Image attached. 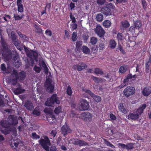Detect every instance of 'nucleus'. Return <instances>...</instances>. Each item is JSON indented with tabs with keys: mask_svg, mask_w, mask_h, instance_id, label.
I'll return each instance as SVG.
<instances>
[{
	"mask_svg": "<svg viewBox=\"0 0 151 151\" xmlns=\"http://www.w3.org/2000/svg\"><path fill=\"white\" fill-rule=\"evenodd\" d=\"M13 116L12 115L9 116L7 120H3L0 122V125L4 128V130L1 129V130L2 132L5 134L9 133L10 129L9 128L11 125L13 124Z\"/></svg>",
	"mask_w": 151,
	"mask_h": 151,
	"instance_id": "1",
	"label": "nucleus"
},
{
	"mask_svg": "<svg viewBox=\"0 0 151 151\" xmlns=\"http://www.w3.org/2000/svg\"><path fill=\"white\" fill-rule=\"evenodd\" d=\"M146 107L145 104H144L140 106L138 109L134 112L130 114L127 116V118L129 119L136 120L138 118L140 115L143 112L144 110Z\"/></svg>",
	"mask_w": 151,
	"mask_h": 151,
	"instance_id": "2",
	"label": "nucleus"
},
{
	"mask_svg": "<svg viewBox=\"0 0 151 151\" xmlns=\"http://www.w3.org/2000/svg\"><path fill=\"white\" fill-rule=\"evenodd\" d=\"M1 45L3 47V53L2 54V57L7 61L11 60L12 58V54L10 50L7 46L4 40L1 39Z\"/></svg>",
	"mask_w": 151,
	"mask_h": 151,
	"instance_id": "3",
	"label": "nucleus"
},
{
	"mask_svg": "<svg viewBox=\"0 0 151 151\" xmlns=\"http://www.w3.org/2000/svg\"><path fill=\"white\" fill-rule=\"evenodd\" d=\"M81 116H78L76 115L74 112L72 111L70 114V116L72 117L76 116V117H81V118L83 119L86 121H90L92 117V114L89 113H86L84 112L82 113L81 114Z\"/></svg>",
	"mask_w": 151,
	"mask_h": 151,
	"instance_id": "4",
	"label": "nucleus"
},
{
	"mask_svg": "<svg viewBox=\"0 0 151 151\" xmlns=\"http://www.w3.org/2000/svg\"><path fill=\"white\" fill-rule=\"evenodd\" d=\"M40 145L46 150H49V146L50 145V140L46 136L44 137V139L41 138L39 141Z\"/></svg>",
	"mask_w": 151,
	"mask_h": 151,
	"instance_id": "5",
	"label": "nucleus"
},
{
	"mask_svg": "<svg viewBox=\"0 0 151 151\" xmlns=\"http://www.w3.org/2000/svg\"><path fill=\"white\" fill-rule=\"evenodd\" d=\"M60 102L59 99L57 97V95L55 94L53 95L50 98L47 99L45 103V105L48 106H52L55 102L59 104Z\"/></svg>",
	"mask_w": 151,
	"mask_h": 151,
	"instance_id": "6",
	"label": "nucleus"
},
{
	"mask_svg": "<svg viewBox=\"0 0 151 151\" xmlns=\"http://www.w3.org/2000/svg\"><path fill=\"white\" fill-rule=\"evenodd\" d=\"M108 7H102L101 10V12L106 16L111 15V9H114L115 6L112 4L110 3L108 4Z\"/></svg>",
	"mask_w": 151,
	"mask_h": 151,
	"instance_id": "7",
	"label": "nucleus"
},
{
	"mask_svg": "<svg viewBox=\"0 0 151 151\" xmlns=\"http://www.w3.org/2000/svg\"><path fill=\"white\" fill-rule=\"evenodd\" d=\"M135 92L134 88L131 86L127 87L123 91L124 95L127 97L133 95Z\"/></svg>",
	"mask_w": 151,
	"mask_h": 151,
	"instance_id": "8",
	"label": "nucleus"
},
{
	"mask_svg": "<svg viewBox=\"0 0 151 151\" xmlns=\"http://www.w3.org/2000/svg\"><path fill=\"white\" fill-rule=\"evenodd\" d=\"M82 91L83 92H85L87 94L90 95L96 102H99L101 100V98L98 96L95 95L93 93L89 90H88L86 88H82Z\"/></svg>",
	"mask_w": 151,
	"mask_h": 151,
	"instance_id": "9",
	"label": "nucleus"
},
{
	"mask_svg": "<svg viewBox=\"0 0 151 151\" xmlns=\"http://www.w3.org/2000/svg\"><path fill=\"white\" fill-rule=\"evenodd\" d=\"M52 80L50 78H47L45 84V86L47 88V90L50 93H52L53 91L54 88V86L52 84Z\"/></svg>",
	"mask_w": 151,
	"mask_h": 151,
	"instance_id": "10",
	"label": "nucleus"
},
{
	"mask_svg": "<svg viewBox=\"0 0 151 151\" xmlns=\"http://www.w3.org/2000/svg\"><path fill=\"white\" fill-rule=\"evenodd\" d=\"M17 79L18 78H17V71L15 70H14L11 75L10 82L13 85H17Z\"/></svg>",
	"mask_w": 151,
	"mask_h": 151,
	"instance_id": "11",
	"label": "nucleus"
},
{
	"mask_svg": "<svg viewBox=\"0 0 151 151\" xmlns=\"http://www.w3.org/2000/svg\"><path fill=\"white\" fill-rule=\"evenodd\" d=\"M87 67V65L83 62H80L78 64L74 65L72 67L74 70L77 69L78 71L81 70Z\"/></svg>",
	"mask_w": 151,
	"mask_h": 151,
	"instance_id": "12",
	"label": "nucleus"
},
{
	"mask_svg": "<svg viewBox=\"0 0 151 151\" xmlns=\"http://www.w3.org/2000/svg\"><path fill=\"white\" fill-rule=\"evenodd\" d=\"M95 32L100 37L104 36L105 32L103 28L100 25H97L95 29Z\"/></svg>",
	"mask_w": 151,
	"mask_h": 151,
	"instance_id": "13",
	"label": "nucleus"
},
{
	"mask_svg": "<svg viewBox=\"0 0 151 151\" xmlns=\"http://www.w3.org/2000/svg\"><path fill=\"white\" fill-rule=\"evenodd\" d=\"M81 104L79 109L81 110H87L89 108V105L87 101L85 100L82 99L81 101Z\"/></svg>",
	"mask_w": 151,
	"mask_h": 151,
	"instance_id": "14",
	"label": "nucleus"
},
{
	"mask_svg": "<svg viewBox=\"0 0 151 151\" xmlns=\"http://www.w3.org/2000/svg\"><path fill=\"white\" fill-rule=\"evenodd\" d=\"M151 93V87L147 86L144 88L142 91V93L145 96H148Z\"/></svg>",
	"mask_w": 151,
	"mask_h": 151,
	"instance_id": "15",
	"label": "nucleus"
},
{
	"mask_svg": "<svg viewBox=\"0 0 151 151\" xmlns=\"http://www.w3.org/2000/svg\"><path fill=\"white\" fill-rule=\"evenodd\" d=\"M1 68L4 73H9L11 72L12 70L11 68L9 66H8L7 68H6L5 65L4 64H3L1 65Z\"/></svg>",
	"mask_w": 151,
	"mask_h": 151,
	"instance_id": "16",
	"label": "nucleus"
},
{
	"mask_svg": "<svg viewBox=\"0 0 151 151\" xmlns=\"http://www.w3.org/2000/svg\"><path fill=\"white\" fill-rule=\"evenodd\" d=\"M61 130L63 134L64 135L71 132V130L66 125H63L62 128Z\"/></svg>",
	"mask_w": 151,
	"mask_h": 151,
	"instance_id": "17",
	"label": "nucleus"
},
{
	"mask_svg": "<svg viewBox=\"0 0 151 151\" xmlns=\"http://www.w3.org/2000/svg\"><path fill=\"white\" fill-rule=\"evenodd\" d=\"M17 86V88L15 89L14 91V93L15 94L18 95L22 93L25 91L24 89L20 87V86L19 83H18Z\"/></svg>",
	"mask_w": 151,
	"mask_h": 151,
	"instance_id": "18",
	"label": "nucleus"
},
{
	"mask_svg": "<svg viewBox=\"0 0 151 151\" xmlns=\"http://www.w3.org/2000/svg\"><path fill=\"white\" fill-rule=\"evenodd\" d=\"M24 106L27 109L29 110H31L34 107L32 103L29 101H26Z\"/></svg>",
	"mask_w": 151,
	"mask_h": 151,
	"instance_id": "19",
	"label": "nucleus"
},
{
	"mask_svg": "<svg viewBox=\"0 0 151 151\" xmlns=\"http://www.w3.org/2000/svg\"><path fill=\"white\" fill-rule=\"evenodd\" d=\"M26 76V73L24 72H22L18 73L17 72V78L20 80L24 79Z\"/></svg>",
	"mask_w": 151,
	"mask_h": 151,
	"instance_id": "20",
	"label": "nucleus"
},
{
	"mask_svg": "<svg viewBox=\"0 0 151 151\" xmlns=\"http://www.w3.org/2000/svg\"><path fill=\"white\" fill-rule=\"evenodd\" d=\"M116 43L115 41L113 40H111L109 41V47L111 49H114L116 47Z\"/></svg>",
	"mask_w": 151,
	"mask_h": 151,
	"instance_id": "21",
	"label": "nucleus"
},
{
	"mask_svg": "<svg viewBox=\"0 0 151 151\" xmlns=\"http://www.w3.org/2000/svg\"><path fill=\"white\" fill-rule=\"evenodd\" d=\"M14 44L19 50H21L22 49V47L21 46L19 41L17 40H16L13 41Z\"/></svg>",
	"mask_w": 151,
	"mask_h": 151,
	"instance_id": "22",
	"label": "nucleus"
},
{
	"mask_svg": "<svg viewBox=\"0 0 151 151\" xmlns=\"http://www.w3.org/2000/svg\"><path fill=\"white\" fill-rule=\"evenodd\" d=\"M27 56L31 58L32 60H35L36 61H37L36 56L33 54L32 52H27Z\"/></svg>",
	"mask_w": 151,
	"mask_h": 151,
	"instance_id": "23",
	"label": "nucleus"
},
{
	"mask_svg": "<svg viewBox=\"0 0 151 151\" xmlns=\"http://www.w3.org/2000/svg\"><path fill=\"white\" fill-rule=\"evenodd\" d=\"M96 18L97 21L101 22L103 19V16L101 14H98L96 15Z\"/></svg>",
	"mask_w": 151,
	"mask_h": 151,
	"instance_id": "24",
	"label": "nucleus"
},
{
	"mask_svg": "<svg viewBox=\"0 0 151 151\" xmlns=\"http://www.w3.org/2000/svg\"><path fill=\"white\" fill-rule=\"evenodd\" d=\"M75 144L78 145L79 146H83L85 145L86 143L85 142L83 141L79 140L77 139L75 140Z\"/></svg>",
	"mask_w": 151,
	"mask_h": 151,
	"instance_id": "25",
	"label": "nucleus"
},
{
	"mask_svg": "<svg viewBox=\"0 0 151 151\" xmlns=\"http://www.w3.org/2000/svg\"><path fill=\"white\" fill-rule=\"evenodd\" d=\"M103 24L105 27L108 28L111 26V23L110 21L108 20H106L104 21Z\"/></svg>",
	"mask_w": 151,
	"mask_h": 151,
	"instance_id": "26",
	"label": "nucleus"
},
{
	"mask_svg": "<svg viewBox=\"0 0 151 151\" xmlns=\"http://www.w3.org/2000/svg\"><path fill=\"white\" fill-rule=\"evenodd\" d=\"M134 27L135 29H139L142 26V23L139 20H137L134 22Z\"/></svg>",
	"mask_w": 151,
	"mask_h": 151,
	"instance_id": "27",
	"label": "nucleus"
},
{
	"mask_svg": "<svg viewBox=\"0 0 151 151\" xmlns=\"http://www.w3.org/2000/svg\"><path fill=\"white\" fill-rule=\"evenodd\" d=\"M82 50L83 52L85 54H88L90 53V49L86 46H83L82 48Z\"/></svg>",
	"mask_w": 151,
	"mask_h": 151,
	"instance_id": "28",
	"label": "nucleus"
},
{
	"mask_svg": "<svg viewBox=\"0 0 151 151\" xmlns=\"http://www.w3.org/2000/svg\"><path fill=\"white\" fill-rule=\"evenodd\" d=\"M127 70V65H122L121 66L119 69V71L121 73L125 72Z\"/></svg>",
	"mask_w": 151,
	"mask_h": 151,
	"instance_id": "29",
	"label": "nucleus"
},
{
	"mask_svg": "<svg viewBox=\"0 0 151 151\" xmlns=\"http://www.w3.org/2000/svg\"><path fill=\"white\" fill-rule=\"evenodd\" d=\"M19 140L18 139L15 140H13L12 141V144H11V146L13 147H14V146H15V147H17L19 144Z\"/></svg>",
	"mask_w": 151,
	"mask_h": 151,
	"instance_id": "30",
	"label": "nucleus"
},
{
	"mask_svg": "<svg viewBox=\"0 0 151 151\" xmlns=\"http://www.w3.org/2000/svg\"><path fill=\"white\" fill-rule=\"evenodd\" d=\"M119 109L121 112L124 114H126L127 113V111L122 104H119Z\"/></svg>",
	"mask_w": 151,
	"mask_h": 151,
	"instance_id": "31",
	"label": "nucleus"
},
{
	"mask_svg": "<svg viewBox=\"0 0 151 151\" xmlns=\"http://www.w3.org/2000/svg\"><path fill=\"white\" fill-rule=\"evenodd\" d=\"M33 114L34 115L36 116H39L40 114V112L39 110V108L38 107L35 108L33 111Z\"/></svg>",
	"mask_w": 151,
	"mask_h": 151,
	"instance_id": "32",
	"label": "nucleus"
},
{
	"mask_svg": "<svg viewBox=\"0 0 151 151\" xmlns=\"http://www.w3.org/2000/svg\"><path fill=\"white\" fill-rule=\"evenodd\" d=\"M121 23L122 27L125 28L129 27L130 25L129 22L126 20L122 22Z\"/></svg>",
	"mask_w": 151,
	"mask_h": 151,
	"instance_id": "33",
	"label": "nucleus"
},
{
	"mask_svg": "<svg viewBox=\"0 0 151 151\" xmlns=\"http://www.w3.org/2000/svg\"><path fill=\"white\" fill-rule=\"evenodd\" d=\"M44 111L45 113L49 114L50 115L53 113L52 109L50 107L45 108Z\"/></svg>",
	"mask_w": 151,
	"mask_h": 151,
	"instance_id": "34",
	"label": "nucleus"
},
{
	"mask_svg": "<svg viewBox=\"0 0 151 151\" xmlns=\"http://www.w3.org/2000/svg\"><path fill=\"white\" fill-rule=\"evenodd\" d=\"M17 33L19 37L22 39L26 40H28V38L25 35L22 34L21 32H17Z\"/></svg>",
	"mask_w": 151,
	"mask_h": 151,
	"instance_id": "35",
	"label": "nucleus"
},
{
	"mask_svg": "<svg viewBox=\"0 0 151 151\" xmlns=\"http://www.w3.org/2000/svg\"><path fill=\"white\" fill-rule=\"evenodd\" d=\"M94 73L96 75H102L103 74L102 71L99 68H96L94 70Z\"/></svg>",
	"mask_w": 151,
	"mask_h": 151,
	"instance_id": "36",
	"label": "nucleus"
},
{
	"mask_svg": "<svg viewBox=\"0 0 151 151\" xmlns=\"http://www.w3.org/2000/svg\"><path fill=\"white\" fill-rule=\"evenodd\" d=\"M77 33L76 32H73L72 36V40L73 41H76L77 39Z\"/></svg>",
	"mask_w": 151,
	"mask_h": 151,
	"instance_id": "37",
	"label": "nucleus"
},
{
	"mask_svg": "<svg viewBox=\"0 0 151 151\" xmlns=\"http://www.w3.org/2000/svg\"><path fill=\"white\" fill-rule=\"evenodd\" d=\"M42 66L43 68L45 73L46 74L48 73V68L46 64L44 62L42 63Z\"/></svg>",
	"mask_w": 151,
	"mask_h": 151,
	"instance_id": "38",
	"label": "nucleus"
},
{
	"mask_svg": "<svg viewBox=\"0 0 151 151\" xmlns=\"http://www.w3.org/2000/svg\"><path fill=\"white\" fill-rule=\"evenodd\" d=\"M97 42V39L95 37H93L90 39V43L92 45H95Z\"/></svg>",
	"mask_w": 151,
	"mask_h": 151,
	"instance_id": "39",
	"label": "nucleus"
},
{
	"mask_svg": "<svg viewBox=\"0 0 151 151\" xmlns=\"http://www.w3.org/2000/svg\"><path fill=\"white\" fill-rule=\"evenodd\" d=\"M62 111V109L61 107L58 106L54 110V112L55 114H58Z\"/></svg>",
	"mask_w": 151,
	"mask_h": 151,
	"instance_id": "40",
	"label": "nucleus"
},
{
	"mask_svg": "<svg viewBox=\"0 0 151 151\" xmlns=\"http://www.w3.org/2000/svg\"><path fill=\"white\" fill-rule=\"evenodd\" d=\"M14 17L15 20H19L22 18L23 16L22 15H19L15 14H14Z\"/></svg>",
	"mask_w": 151,
	"mask_h": 151,
	"instance_id": "41",
	"label": "nucleus"
},
{
	"mask_svg": "<svg viewBox=\"0 0 151 151\" xmlns=\"http://www.w3.org/2000/svg\"><path fill=\"white\" fill-rule=\"evenodd\" d=\"M133 145L132 143H128L126 145V149L130 150L132 149L133 147Z\"/></svg>",
	"mask_w": 151,
	"mask_h": 151,
	"instance_id": "42",
	"label": "nucleus"
},
{
	"mask_svg": "<svg viewBox=\"0 0 151 151\" xmlns=\"http://www.w3.org/2000/svg\"><path fill=\"white\" fill-rule=\"evenodd\" d=\"M117 38L118 40L119 41L121 40L123 38L122 34L121 33H119L117 35Z\"/></svg>",
	"mask_w": 151,
	"mask_h": 151,
	"instance_id": "43",
	"label": "nucleus"
},
{
	"mask_svg": "<svg viewBox=\"0 0 151 151\" xmlns=\"http://www.w3.org/2000/svg\"><path fill=\"white\" fill-rule=\"evenodd\" d=\"M71 29L72 31H73L77 28V25L75 23H73L72 24H71Z\"/></svg>",
	"mask_w": 151,
	"mask_h": 151,
	"instance_id": "44",
	"label": "nucleus"
},
{
	"mask_svg": "<svg viewBox=\"0 0 151 151\" xmlns=\"http://www.w3.org/2000/svg\"><path fill=\"white\" fill-rule=\"evenodd\" d=\"M32 135L33 138L34 139H37L40 138V136L37 135L35 132L32 133Z\"/></svg>",
	"mask_w": 151,
	"mask_h": 151,
	"instance_id": "45",
	"label": "nucleus"
},
{
	"mask_svg": "<svg viewBox=\"0 0 151 151\" xmlns=\"http://www.w3.org/2000/svg\"><path fill=\"white\" fill-rule=\"evenodd\" d=\"M105 48V45L104 44L102 43H101L100 44L99 46V49L100 50H103Z\"/></svg>",
	"mask_w": 151,
	"mask_h": 151,
	"instance_id": "46",
	"label": "nucleus"
},
{
	"mask_svg": "<svg viewBox=\"0 0 151 151\" xmlns=\"http://www.w3.org/2000/svg\"><path fill=\"white\" fill-rule=\"evenodd\" d=\"M67 93L69 95H71L72 93V89L71 87L69 86L67 90Z\"/></svg>",
	"mask_w": 151,
	"mask_h": 151,
	"instance_id": "47",
	"label": "nucleus"
},
{
	"mask_svg": "<svg viewBox=\"0 0 151 151\" xmlns=\"http://www.w3.org/2000/svg\"><path fill=\"white\" fill-rule=\"evenodd\" d=\"M33 69L37 73H39L41 71V69L40 68L36 66H35L34 67Z\"/></svg>",
	"mask_w": 151,
	"mask_h": 151,
	"instance_id": "48",
	"label": "nucleus"
},
{
	"mask_svg": "<svg viewBox=\"0 0 151 151\" xmlns=\"http://www.w3.org/2000/svg\"><path fill=\"white\" fill-rule=\"evenodd\" d=\"M57 132L55 130H52L50 132V134L51 135V137L53 138H54Z\"/></svg>",
	"mask_w": 151,
	"mask_h": 151,
	"instance_id": "49",
	"label": "nucleus"
},
{
	"mask_svg": "<svg viewBox=\"0 0 151 151\" xmlns=\"http://www.w3.org/2000/svg\"><path fill=\"white\" fill-rule=\"evenodd\" d=\"M82 43V42L81 41H77L76 42V47L79 49L81 46Z\"/></svg>",
	"mask_w": 151,
	"mask_h": 151,
	"instance_id": "50",
	"label": "nucleus"
},
{
	"mask_svg": "<svg viewBox=\"0 0 151 151\" xmlns=\"http://www.w3.org/2000/svg\"><path fill=\"white\" fill-rule=\"evenodd\" d=\"M18 10L19 12H22L23 11V5L18 6Z\"/></svg>",
	"mask_w": 151,
	"mask_h": 151,
	"instance_id": "51",
	"label": "nucleus"
},
{
	"mask_svg": "<svg viewBox=\"0 0 151 151\" xmlns=\"http://www.w3.org/2000/svg\"><path fill=\"white\" fill-rule=\"evenodd\" d=\"M15 66L17 68H18L21 65V62L19 60H17L15 62Z\"/></svg>",
	"mask_w": 151,
	"mask_h": 151,
	"instance_id": "52",
	"label": "nucleus"
},
{
	"mask_svg": "<svg viewBox=\"0 0 151 151\" xmlns=\"http://www.w3.org/2000/svg\"><path fill=\"white\" fill-rule=\"evenodd\" d=\"M70 37L69 32L66 30H65L64 38H68Z\"/></svg>",
	"mask_w": 151,
	"mask_h": 151,
	"instance_id": "53",
	"label": "nucleus"
},
{
	"mask_svg": "<svg viewBox=\"0 0 151 151\" xmlns=\"http://www.w3.org/2000/svg\"><path fill=\"white\" fill-rule=\"evenodd\" d=\"M142 2L144 9H146L147 8V5L146 1L145 0H142Z\"/></svg>",
	"mask_w": 151,
	"mask_h": 151,
	"instance_id": "54",
	"label": "nucleus"
},
{
	"mask_svg": "<svg viewBox=\"0 0 151 151\" xmlns=\"http://www.w3.org/2000/svg\"><path fill=\"white\" fill-rule=\"evenodd\" d=\"M97 2L99 4L102 5L105 2V0H97Z\"/></svg>",
	"mask_w": 151,
	"mask_h": 151,
	"instance_id": "55",
	"label": "nucleus"
},
{
	"mask_svg": "<svg viewBox=\"0 0 151 151\" xmlns=\"http://www.w3.org/2000/svg\"><path fill=\"white\" fill-rule=\"evenodd\" d=\"M93 80L95 82L97 83H99L101 81L100 79L94 77H93Z\"/></svg>",
	"mask_w": 151,
	"mask_h": 151,
	"instance_id": "56",
	"label": "nucleus"
},
{
	"mask_svg": "<svg viewBox=\"0 0 151 151\" xmlns=\"http://www.w3.org/2000/svg\"><path fill=\"white\" fill-rule=\"evenodd\" d=\"M110 120L111 121L114 120L116 119V117L113 114H110Z\"/></svg>",
	"mask_w": 151,
	"mask_h": 151,
	"instance_id": "57",
	"label": "nucleus"
},
{
	"mask_svg": "<svg viewBox=\"0 0 151 151\" xmlns=\"http://www.w3.org/2000/svg\"><path fill=\"white\" fill-rule=\"evenodd\" d=\"M118 49L120 50V51L123 53L124 54L125 52L122 47L121 45H119L118 47Z\"/></svg>",
	"mask_w": 151,
	"mask_h": 151,
	"instance_id": "58",
	"label": "nucleus"
},
{
	"mask_svg": "<svg viewBox=\"0 0 151 151\" xmlns=\"http://www.w3.org/2000/svg\"><path fill=\"white\" fill-rule=\"evenodd\" d=\"M105 143L107 146H108L110 147H111L113 148L115 147V146L114 145H113L112 144H111V143L109 142L108 141H106Z\"/></svg>",
	"mask_w": 151,
	"mask_h": 151,
	"instance_id": "59",
	"label": "nucleus"
},
{
	"mask_svg": "<svg viewBox=\"0 0 151 151\" xmlns=\"http://www.w3.org/2000/svg\"><path fill=\"white\" fill-rule=\"evenodd\" d=\"M118 145L121 148H122L124 150L126 149V145L122 143H119Z\"/></svg>",
	"mask_w": 151,
	"mask_h": 151,
	"instance_id": "60",
	"label": "nucleus"
},
{
	"mask_svg": "<svg viewBox=\"0 0 151 151\" xmlns=\"http://www.w3.org/2000/svg\"><path fill=\"white\" fill-rule=\"evenodd\" d=\"M127 1L126 0H116V2H115L116 4L120 3H125Z\"/></svg>",
	"mask_w": 151,
	"mask_h": 151,
	"instance_id": "61",
	"label": "nucleus"
},
{
	"mask_svg": "<svg viewBox=\"0 0 151 151\" xmlns=\"http://www.w3.org/2000/svg\"><path fill=\"white\" fill-rule=\"evenodd\" d=\"M45 33L47 35L49 36H51L52 35V32L51 31L49 30H46L45 31Z\"/></svg>",
	"mask_w": 151,
	"mask_h": 151,
	"instance_id": "62",
	"label": "nucleus"
},
{
	"mask_svg": "<svg viewBox=\"0 0 151 151\" xmlns=\"http://www.w3.org/2000/svg\"><path fill=\"white\" fill-rule=\"evenodd\" d=\"M70 19L72 20V22L73 23H75L76 20L75 17L72 15H70Z\"/></svg>",
	"mask_w": 151,
	"mask_h": 151,
	"instance_id": "63",
	"label": "nucleus"
},
{
	"mask_svg": "<svg viewBox=\"0 0 151 151\" xmlns=\"http://www.w3.org/2000/svg\"><path fill=\"white\" fill-rule=\"evenodd\" d=\"M127 85L126 83H124V82L123 83L121 84L119 86L118 88H121Z\"/></svg>",
	"mask_w": 151,
	"mask_h": 151,
	"instance_id": "64",
	"label": "nucleus"
}]
</instances>
